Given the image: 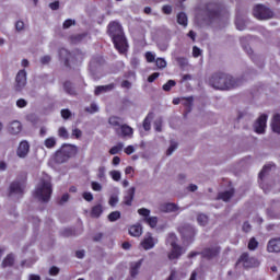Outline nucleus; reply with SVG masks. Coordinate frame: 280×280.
I'll list each match as a JSON object with an SVG mask.
<instances>
[{
    "mask_svg": "<svg viewBox=\"0 0 280 280\" xmlns=\"http://www.w3.org/2000/svg\"><path fill=\"white\" fill-rule=\"evenodd\" d=\"M27 84V71L20 70L15 77V89L16 91H23Z\"/></svg>",
    "mask_w": 280,
    "mask_h": 280,
    "instance_id": "obj_9",
    "label": "nucleus"
},
{
    "mask_svg": "<svg viewBox=\"0 0 280 280\" xmlns=\"http://www.w3.org/2000/svg\"><path fill=\"white\" fill-rule=\"evenodd\" d=\"M164 14H172V7L171 5H164L162 8Z\"/></svg>",
    "mask_w": 280,
    "mask_h": 280,
    "instance_id": "obj_60",
    "label": "nucleus"
},
{
    "mask_svg": "<svg viewBox=\"0 0 280 280\" xmlns=\"http://www.w3.org/2000/svg\"><path fill=\"white\" fill-rule=\"evenodd\" d=\"M220 255V248L218 246H213L203 250V257L208 259H213V257H218Z\"/></svg>",
    "mask_w": 280,
    "mask_h": 280,
    "instance_id": "obj_17",
    "label": "nucleus"
},
{
    "mask_svg": "<svg viewBox=\"0 0 280 280\" xmlns=\"http://www.w3.org/2000/svg\"><path fill=\"white\" fill-rule=\"evenodd\" d=\"M60 59L65 62V65H69V58H71V52L65 48L59 50Z\"/></svg>",
    "mask_w": 280,
    "mask_h": 280,
    "instance_id": "obj_26",
    "label": "nucleus"
},
{
    "mask_svg": "<svg viewBox=\"0 0 280 280\" xmlns=\"http://www.w3.org/2000/svg\"><path fill=\"white\" fill-rule=\"evenodd\" d=\"M159 210L162 213H176L180 211V207H178V205L173 202H163L160 205Z\"/></svg>",
    "mask_w": 280,
    "mask_h": 280,
    "instance_id": "obj_12",
    "label": "nucleus"
},
{
    "mask_svg": "<svg viewBox=\"0 0 280 280\" xmlns=\"http://www.w3.org/2000/svg\"><path fill=\"white\" fill-rule=\"evenodd\" d=\"M233 198V190H226L224 192L219 194V199L223 200V202H229Z\"/></svg>",
    "mask_w": 280,
    "mask_h": 280,
    "instance_id": "obj_27",
    "label": "nucleus"
},
{
    "mask_svg": "<svg viewBox=\"0 0 280 280\" xmlns=\"http://www.w3.org/2000/svg\"><path fill=\"white\" fill-rule=\"evenodd\" d=\"M82 198L86 200V202H93V192L85 191L82 194Z\"/></svg>",
    "mask_w": 280,
    "mask_h": 280,
    "instance_id": "obj_48",
    "label": "nucleus"
},
{
    "mask_svg": "<svg viewBox=\"0 0 280 280\" xmlns=\"http://www.w3.org/2000/svg\"><path fill=\"white\" fill-rule=\"evenodd\" d=\"M166 245L171 246V249L167 254L170 261H176V259H180L183 253H185V249L178 245V237H176V234H168L166 238Z\"/></svg>",
    "mask_w": 280,
    "mask_h": 280,
    "instance_id": "obj_4",
    "label": "nucleus"
},
{
    "mask_svg": "<svg viewBox=\"0 0 280 280\" xmlns=\"http://www.w3.org/2000/svg\"><path fill=\"white\" fill-rule=\"evenodd\" d=\"M141 260L131 262L130 265V275L131 277H137L139 275V270H141Z\"/></svg>",
    "mask_w": 280,
    "mask_h": 280,
    "instance_id": "obj_22",
    "label": "nucleus"
},
{
    "mask_svg": "<svg viewBox=\"0 0 280 280\" xmlns=\"http://www.w3.org/2000/svg\"><path fill=\"white\" fill-rule=\"evenodd\" d=\"M145 58L148 62H154L156 60V55L152 51L145 52Z\"/></svg>",
    "mask_w": 280,
    "mask_h": 280,
    "instance_id": "obj_47",
    "label": "nucleus"
},
{
    "mask_svg": "<svg viewBox=\"0 0 280 280\" xmlns=\"http://www.w3.org/2000/svg\"><path fill=\"white\" fill-rule=\"evenodd\" d=\"M129 235H131V237H141V235H143V228L139 224L131 225L129 228Z\"/></svg>",
    "mask_w": 280,
    "mask_h": 280,
    "instance_id": "obj_18",
    "label": "nucleus"
},
{
    "mask_svg": "<svg viewBox=\"0 0 280 280\" xmlns=\"http://www.w3.org/2000/svg\"><path fill=\"white\" fill-rule=\"evenodd\" d=\"M27 154H30V142L23 140L18 145L16 156H19V159H27Z\"/></svg>",
    "mask_w": 280,
    "mask_h": 280,
    "instance_id": "obj_11",
    "label": "nucleus"
},
{
    "mask_svg": "<svg viewBox=\"0 0 280 280\" xmlns=\"http://www.w3.org/2000/svg\"><path fill=\"white\" fill-rule=\"evenodd\" d=\"M156 78H159V72H154L153 74H151L148 78V82H154V80H156Z\"/></svg>",
    "mask_w": 280,
    "mask_h": 280,
    "instance_id": "obj_61",
    "label": "nucleus"
},
{
    "mask_svg": "<svg viewBox=\"0 0 280 280\" xmlns=\"http://www.w3.org/2000/svg\"><path fill=\"white\" fill-rule=\"evenodd\" d=\"M51 192V177L44 174L39 177V180L35 187L34 197L39 200V202H49Z\"/></svg>",
    "mask_w": 280,
    "mask_h": 280,
    "instance_id": "obj_2",
    "label": "nucleus"
},
{
    "mask_svg": "<svg viewBox=\"0 0 280 280\" xmlns=\"http://www.w3.org/2000/svg\"><path fill=\"white\" fill-rule=\"evenodd\" d=\"M268 124V115L262 114L258 117V119L254 122L253 129L256 135H264L266 132Z\"/></svg>",
    "mask_w": 280,
    "mask_h": 280,
    "instance_id": "obj_6",
    "label": "nucleus"
},
{
    "mask_svg": "<svg viewBox=\"0 0 280 280\" xmlns=\"http://www.w3.org/2000/svg\"><path fill=\"white\" fill-rule=\"evenodd\" d=\"M177 149H178V143L176 141H172L166 151L167 156H172V154H174V152H176Z\"/></svg>",
    "mask_w": 280,
    "mask_h": 280,
    "instance_id": "obj_33",
    "label": "nucleus"
},
{
    "mask_svg": "<svg viewBox=\"0 0 280 280\" xmlns=\"http://www.w3.org/2000/svg\"><path fill=\"white\" fill-rule=\"evenodd\" d=\"M152 122V120L150 119V117H147L143 121V128L144 130H150V124Z\"/></svg>",
    "mask_w": 280,
    "mask_h": 280,
    "instance_id": "obj_56",
    "label": "nucleus"
},
{
    "mask_svg": "<svg viewBox=\"0 0 280 280\" xmlns=\"http://www.w3.org/2000/svg\"><path fill=\"white\" fill-rule=\"evenodd\" d=\"M108 34L113 39V43L117 51H119V54H126V51H128V43L126 42V37H124L121 25L118 22L109 23Z\"/></svg>",
    "mask_w": 280,
    "mask_h": 280,
    "instance_id": "obj_1",
    "label": "nucleus"
},
{
    "mask_svg": "<svg viewBox=\"0 0 280 280\" xmlns=\"http://www.w3.org/2000/svg\"><path fill=\"white\" fill-rule=\"evenodd\" d=\"M155 65H156L158 69H165V67H167V61H165V59H163V58H158L155 60Z\"/></svg>",
    "mask_w": 280,
    "mask_h": 280,
    "instance_id": "obj_38",
    "label": "nucleus"
},
{
    "mask_svg": "<svg viewBox=\"0 0 280 280\" xmlns=\"http://www.w3.org/2000/svg\"><path fill=\"white\" fill-rule=\"evenodd\" d=\"M135 187H131L127 190V196L125 197V205L130 207L132 205V200H135Z\"/></svg>",
    "mask_w": 280,
    "mask_h": 280,
    "instance_id": "obj_23",
    "label": "nucleus"
},
{
    "mask_svg": "<svg viewBox=\"0 0 280 280\" xmlns=\"http://www.w3.org/2000/svg\"><path fill=\"white\" fill-rule=\"evenodd\" d=\"M119 218H121V212H119V211H114L108 214L109 222H117V220H119Z\"/></svg>",
    "mask_w": 280,
    "mask_h": 280,
    "instance_id": "obj_37",
    "label": "nucleus"
},
{
    "mask_svg": "<svg viewBox=\"0 0 280 280\" xmlns=\"http://www.w3.org/2000/svg\"><path fill=\"white\" fill-rule=\"evenodd\" d=\"M254 16L258 19V21H266L268 19H272L273 13L270 9L264 5H256L254 8Z\"/></svg>",
    "mask_w": 280,
    "mask_h": 280,
    "instance_id": "obj_5",
    "label": "nucleus"
},
{
    "mask_svg": "<svg viewBox=\"0 0 280 280\" xmlns=\"http://www.w3.org/2000/svg\"><path fill=\"white\" fill-rule=\"evenodd\" d=\"M24 189H25V183L15 180L11 183L9 187V196L11 198H18L19 196H21V194H23Z\"/></svg>",
    "mask_w": 280,
    "mask_h": 280,
    "instance_id": "obj_7",
    "label": "nucleus"
},
{
    "mask_svg": "<svg viewBox=\"0 0 280 280\" xmlns=\"http://www.w3.org/2000/svg\"><path fill=\"white\" fill-rule=\"evenodd\" d=\"M45 148L51 149L56 148V138L49 137L44 141Z\"/></svg>",
    "mask_w": 280,
    "mask_h": 280,
    "instance_id": "obj_34",
    "label": "nucleus"
},
{
    "mask_svg": "<svg viewBox=\"0 0 280 280\" xmlns=\"http://www.w3.org/2000/svg\"><path fill=\"white\" fill-rule=\"evenodd\" d=\"M108 121H109L110 126H114V127H117V126H119V124H121V119L117 116L109 117Z\"/></svg>",
    "mask_w": 280,
    "mask_h": 280,
    "instance_id": "obj_40",
    "label": "nucleus"
},
{
    "mask_svg": "<svg viewBox=\"0 0 280 280\" xmlns=\"http://www.w3.org/2000/svg\"><path fill=\"white\" fill-rule=\"evenodd\" d=\"M68 156L67 154H65V152H62L61 149H59L56 154H55V161L56 163H67L68 161Z\"/></svg>",
    "mask_w": 280,
    "mask_h": 280,
    "instance_id": "obj_24",
    "label": "nucleus"
},
{
    "mask_svg": "<svg viewBox=\"0 0 280 280\" xmlns=\"http://www.w3.org/2000/svg\"><path fill=\"white\" fill-rule=\"evenodd\" d=\"M85 110H86L88 113H90L91 115H93V114H95V113H97V112L100 110V107L97 106V104L92 103V104L90 105V107H86Z\"/></svg>",
    "mask_w": 280,
    "mask_h": 280,
    "instance_id": "obj_41",
    "label": "nucleus"
},
{
    "mask_svg": "<svg viewBox=\"0 0 280 280\" xmlns=\"http://www.w3.org/2000/svg\"><path fill=\"white\" fill-rule=\"evenodd\" d=\"M102 213H104V208L102 207V203H98V205L92 207V210H91L92 218H100V215H102Z\"/></svg>",
    "mask_w": 280,
    "mask_h": 280,
    "instance_id": "obj_25",
    "label": "nucleus"
},
{
    "mask_svg": "<svg viewBox=\"0 0 280 280\" xmlns=\"http://www.w3.org/2000/svg\"><path fill=\"white\" fill-rule=\"evenodd\" d=\"M162 125H163V122L161 121V119H159L154 122V129L156 130V132H161Z\"/></svg>",
    "mask_w": 280,
    "mask_h": 280,
    "instance_id": "obj_58",
    "label": "nucleus"
},
{
    "mask_svg": "<svg viewBox=\"0 0 280 280\" xmlns=\"http://www.w3.org/2000/svg\"><path fill=\"white\" fill-rule=\"evenodd\" d=\"M271 130L280 135V114H277L271 119Z\"/></svg>",
    "mask_w": 280,
    "mask_h": 280,
    "instance_id": "obj_19",
    "label": "nucleus"
},
{
    "mask_svg": "<svg viewBox=\"0 0 280 280\" xmlns=\"http://www.w3.org/2000/svg\"><path fill=\"white\" fill-rule=\"evenodd\" d=\"M125 152L129 155L133 154L135 148L132 145H128L127 148H125Z\"/></svg>",
    "mask_w": 280,
    "mask_h": 280,
    "instance_id": "obj_62",
    "label": "nucleus"
},
{
    "mask_svg": "<svg viewBox=\"0 0 280 280\" xmlns=\"http://www.w3.org/2000/svg\"><path fill=\"white\" fill-rule=\"evenodd\" d=\"M49 8L50 10H58V8H60V2L59 1H55L49 3Z\"/></svg>",
    "mask_w": 280,
    "mask_h": 280,
    "instance_id": "obj_57",
    "label": "nucleus"
},
{
    "mask_svg": "<svg viewBox=\"0 0 280 280\" xmlns=\"http://www.w3.org/2000/svg\"><path fill=\"white\" fill-rule=\"evenodd\" d=\"M197 222L200 224V226H207V223L209 222V218L206 214H199L197 217Z\"/></svg>",
    "mask_w": 280,
    "mask_h": 280,
    "instance_id": "obj_36",
    "label": "nucleus"
},
{
    "mask_svg": "<svg viewBox=\"0 0 280 280\" xmlns=\"http://www.w3.org/2000/svg\"><path fill=\"white\" fill-rule=\"evenodd\" d=\"M120 130H121L122 137H127L128 139H132V135H135V130L132 129V127H130L128 125H122L120 127Z\"/></svg>",
    "mask_w": 280,
    "mask_h": 280,
    "instance_id": "obj_20",
    "label": "nucleus"
},
{
    "mask_svg": "<svg viewBox=\"0 0 280 280\" xmlns=\"http://www.w3.org/2000/svg\"><path fill=\"white\" fill-rule=\"evenodd\" d=\"M259 246V243L255 238H250L248 243V249L249 250H255Z\"/></svg>",
    "mask_w": 280,
    "mask_h": 280,
    "instance_id": "obj_45",
    "label": "nucleus"
},
{
    "mask_svg": "<svg viewBox=\"0 0 280 280\" xmlns=\"http://www.w3.org/2000/svg\"><path fill=\"white\" fill-rule=\"evenodd\" d=\"M16 106L18 108H25V106H27V101H25V98H19L16 101Z\"/></svg>",
    "mask_w": 280,
    "mask_h": 280,
    "instance_id": "obj_52",
    "label": "nucleus"
},
{
    "mask_svg": "<svg viewBox=\"0 0 280 280\" xmlns=\"http://www.w3.org/2000/svg\"><path fill=\"white\" fill-rule=\"evenodd\" d=\"M139 215H142L143 222L149 224L151 229H155L156 224H159V219L156 217H150V210L147 208H141L138 210Z\"/></svg>",
    "mask_w": 280,
    "mask_h": 280,
    "instance_id": "obj_8",
    "label": "nucleus"
},
{
    "mask_svg": "<svg viewBox=\"0 0 280 280\" xmlns=\"http://www.w3.org/2000/svg\"><path fill=\"white\" fill-rule=\"evenodd\" d=\"M209 84L219 91H229L237 86V80L233 79L231 74L218 72L210 78Z\"/></svg>",
    "mask_w": 280,
    "mask_h": 280,
    "instance_id": "obj_3",
    "label": "nucleus"
},
{
    "mask_svg": "<svg viewBox=\"0 0 280 280\" xmlns=\"http://www.w3.org/2000/svg\"><path fill=\"white\" fill-rule=\"evenodd\" d=\"M91 187H92L93 191H102V189H104L102 184H100L98 182H92Z\"/></svg>",
    "mask_w": 280,
    "mask_h": 280,
    "instance_id": "obj_46",
    "label": "nucleus"
},
{
    "mask_svg": "<svg viewBox=\"0 0 280 280\" xmlns=\"http://www.w3.org/2000/svg\"><path fill=\"white\" fill-rule=\"evenodd\" d=\"M117 202H119V197L117 195H112L108 201L110 207H116Z\"/></svg>",
    "mask_w": 280,
    "mask_h": 280,
    "instance_id": "obj_44",
    "label": "nucleus"
},
{
    "mask_svg": "<svg viewBox=\"0 0 280 280\" xmlns=\"http://www.w3.org/2000/svg\"><path fill=\"white\" fill-rule=\"evenodd\" d=\"M115 89L114 84L108 85H100L95 89V95H102V93H108V91H113Z\"/></svg>",
    "mask_w": 280,
    "mask_h": 280,
    "instance_id": "obj_21",
    "label": "nucleus"
},
{
    "mask_svg": "<svg viewBox=\"0 0 280 280\" xmlns=\"http://www.w3.org/2000/svg\"><path fill=\"white\" fill-rule=\"evenodd\" d=\"M96 176L98 180H106V166H98Z\"/></svg>",
    "mask_w": 280,
    "mask_h": 280,
    "instance_id": "obj_29",
    "label": "nucleus"
},
{
    "mask_svg": "<svg viewBox=\"0 0 280 280\" xmlns=\"http://www.w3.org/2000/svg\"><path fill=\"white\" fill-rule=\"evenodd\" d=\"M182 104L184 106H191V104H194V97H186V98H182Z\"/></svg>",
    "mask_w": 280,
    "mask_h": 280,
    "instance_id": "obj_50",
    "label": "nucleus"
},
{
    "mask_svg": "<svg viewBox=\"0 0 280 280\" xmlns=\"http://www.w3.org/2000/svg\"><path fill=\"white\" fill-rule=\"evenodd\" d=\"M15 30L18 32H23L25 30V22L24 21H18L15 23Z\"/></svg>",
    "mask_w": 280,
    "mask_h": 280,
    "instance_id": "obj_49",
    "label": "nucleus"
},
{
    "mask_svg": "<svg viewBox=\"0 0 280 280\" xmlns=\"http://www.w3.org/2000/svg\"><path fill=\"white\" fill-rule=\"evenodd\" d=\"M267 250L268 253H280V238L269 241Z\"/></svg>",
    "mask_w": 280,
    "mask_h": 280,
    "instance_id": "obj_16",
    "label": "nucleus"
},
{
    "mask_svg": "<svg viewBox=\"0 0 280 280\" xmlns=\"http://www.w3.org/2000/svg\"><path fill=\"white\" fill-rule=\"evenodd\" d=\"M3 268H8V266H14V255H8L2 261Z\"/></svg>",
    "mask_w": 280,
    "mask_h": 280,
    "instance_id": "obj_31",
    "label": "nucleus"
},
{
    "mask_svg": "<svg viewBox=\"0 0 280 280\" xmlns=\"http://www.w3.org/2000/svg\"><path fill=\"white\" fill-rule=\"evenodd\" d=\"M71 137H75V139H80L82 137V130H80L78 128H73Z\"/></svg>",
    "mask_w": 280,
    "mask_h": 280,
    "instance_id": "obj_51",
    "label": "nucleus"
},
{
    "mask_svg": "<svg viewBox=\"0 0 280 280\" xmlns=\"http://www.w3.org/2000/svg\"><path fill=\"white\" fill-rule=\"evenodd\" d=\"M48 275L50 277H58V275H60V268H58L56 266L50 267L48 270Z\"/></svg>",
    "mask_w": 280,
    "mask_h": 280,
    "instance_id": "obj_39",
    "label": "nucleus"
},
{
    "mask_svg": "<svg viewBox=\"0 0 280 280\" xmlns=\"http://www.w3.org/2000/svg\"><path fill=\"white\" fill-rule=\"evenodd\" d=\"M61 150L68 159H71L72 156H75L78 154V147L75 144H63L61 147Z\"/></svg>",
    "mask_w": 280,
    "mask_h": 280,
    "instance_id": "obj_15",
    "label": "nucleus"
},
{
    "mask_svg": "<svg viewBox=\"0 0 280 280\" xmlns=\"http://www.w3.org/2000/svg\"><path fill=\"white\" fill-rule=\"evenodd\" d=\"M22 130H23V124H21V121L19 120H12L8 125V132L11 133L13 137L21 135Z\"/></svg>",
    "mask_w": 280,
    "mask_h": 280,
    "instance_id": "obj_14",
    "label": "nucleus"
},
{
    "mask_svg": "<svg viewBox=\"0 0 280 280\" xmlns=\"http://www.w3.org/2000/svg\"><path fill=\"white\" fill-rule=\"evenodd\" d=\"M240 261H242L245 268H255L256 266H259V261L256 258L248 256V254H243Z\"/></svg>",
    "mask_w": 280,
    "mask_h": 280,
    "instance_id": "obj_13",
    "label": "nucleus"
},
{
    "mask_svg": "<svg viewBox=\"0 0 280 280\" xmlns=\"http://www.w3.org/2000/svg\"><path fill=\"white\" fill-rule=\"evenodd\" d=\"M156 244H159V240L154 238L151 233H147L141 242V246L144 250H152Z\"/></svg>",
    "mask_w": 280,
    "mask_h": 280,
    "instance_id": "obj_10",
    "label": "nucleus"
},
{
    "mask_svg": "<svg viewBox=\"0 0 280 280\" xmlns=\"http://www.w3.org/2000/svg\"><path fill=\"white\" fill-rule=\"evenodd\" d=\"M270 170H272V165H270V164L265 165V166L262 167L261 172L259 173V178H260V179L264 178V176H265L266 174H268Z\"/></svg>",
    "mask_w": 280,
    "mask_h": 280,
    "instance_id": "obj_43",
    "label": "nucleus"
},
{
    "mask_svg": "<svg viewBox=\"0 0 280 280\" xmlns=\"http://www.w3.org/2000/svg\"><path fill=\"white\" fill-rule=\"evenodd\" d=\"M124 150V142H119L118 144L114 145L109 150V154L115 155L119 154Z\"/></svg>",
    "mask_w": 280,
    "mask_h": 280,
    "instance_id": "obj_30",
    "label": "nucleus"
},
{
    "mask_svg": "<svg viewBox=\"0 0 280 280\" xmlns=\"http://www.w3.org/2000/svg\"><path fill=\"white\" fill-rule=\"evenodd\" d=\"M72 25H75V21H73V20H66L63 22V30H69V27H71Z\"/></svg>",
    "mask_w": 280,
    "mask_h": 280,
    "instance_id": "obj_54",
    "label": "nucleus"
},
{
    "mask_svg": "<svg viewBox=\"0 0 280 280\" xmlns=\"http://www.w3.org/2000/svg\"><path fill=\"white\" fill-rule=\"evenodd\" d=\"M119 163H121V159L119 156H114L112 164L117 167V165H119Z\"/></svg>",
    "mask_w": 280,
    "mask_h": 280,
    "instance_id": "obj_59",
    "label": "nucleus"
},
{
    "mask_svg": "<svg viewBox=\"0 0 280 280\" xmlns=\"http://www.w3.org/2000/svg\"><path fill=\"white\" fill-rule=\"evenodd\" d=\"M192 56L194 58H199V56H202V50L198 46H195L192 48Z\"/></svg>",
    "mask_w": 280,
    "mask_h": 280,
    "instance_id": "obj_53",
    "label": "nucleus"
},
{
    "mask_svg": "<svg viewBox=\"0 0 280 280\" xmlns=\"http://www.w3.org/2000/svg\"><path fill=\"white\" fill-rule=\"evenodd\" d=\"M58 137H60V139H69L71 136L69 135L67 128L60 127L58 129Z\"/></svg>",
    "mask_w": 280,
    "mask_h": 280,
    "instance_id": "obj_35",
    "label": "nucleus"
},
{
    "mask_svg": "<svg viewBox=\"0 0 280 280\" xmlns=\"http://www.w3.org/2000/svg\"><path fill=\"white\" fill-rule=\"evenodd\" d=\"M188 191H198V186L195 184H190L187 187Z\"/></svg>",
    "mask_w": 280,
    "mask_h": 280,
    "instance_id": "obj_63",
    "label": "nucleus"
},
{
    "mask_svg": "<svg viewBox=\"0 0 280 280\" xmlns=\"http://www.w3.org/2000/svg\"><path fill=\"white\" fill-rule=\"evenodd\" d=\"M61 117L63 119H69V117H71V112L69 109H62L61 110Z\"/></svg>",
    "mask_w": 280,
    "mask_h": 280,
    "instance_id": "obj_55",
    "label": "nucleus"
},
{
    "mask_svg": "<svg viewBox=\"0 0 280 280\" xmlns=\"http://www.w3.org/2000/svg\"><path fill=\"white\" fill-rule=\"evenodd\" d=\"M177 23L184 27H187V14L183 12L177 14Z\"/></svg>",
    "mask_w": 280,
    "mask_h": 280,
    "instance_id": "obj_32",
    "label": "nucleus"
},
{
    "mask_svg": "<svg viewBox=\"0 0 280 280\" xmlns=\"http://www.w3.org/2000/svg\"><path fill=\"white\" fill-rule=\"evenodd\" d=\"M173 86H176V81L168 80L167 83L163 85V91H172Z\"/></svg>",
    "mask_w": 280,
    "mask_h": 280,
    "instance_id": "obj_42",
    "label": "nucleus"
},
{
    "mask_svg": "<svg viewBox=\"0 0 280 280\" xmlns=\"http://www.w3.org/2000/svg\"><path fill=\"white\" fill-rule=\"evenodd\" d=\"M108 174L112 180H114L115 183H119V180H121V171L113 170V171H109Z\"/></svg>",
    "mask_w": 280,
    "mask_h": 280,
    "instance_id": "obj_28",
    "label": "nucleus"
},
{
    "mask_svg": "<svg viewBox=\"0 0 280 280\" xmlns=\"http://www.w3.org/2000/svg\"><path fill=\"white\" fill-rule=\"evenodd\" d=\"M28 280H40V276L36 273L28 275Z\"/></svg>",
    "mask_w": 280,
    "mask_h": 280,
    "instance_id": "obj_64",
    "label": "nucleus"
}]
</instances>
